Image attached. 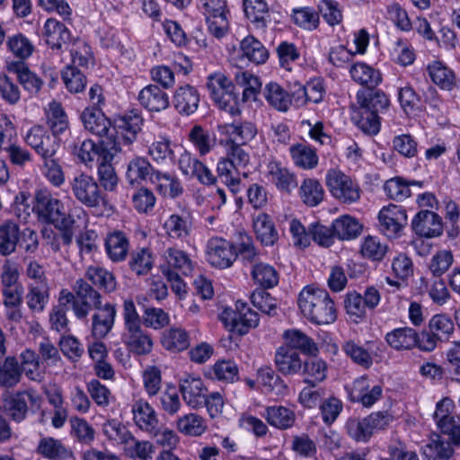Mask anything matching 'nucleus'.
Here are the masks:
<instances>
[{
    "instance_id": "f257e3e1",
    "label": "nucleus",
    "mask_w": 460,
    "mask_h": 460,
    "mask_svg": "<svg viewBox=\"0 0 460 460\" xmlns=\"http://www.w3.org/2000/svg\"><path fill=\"white\" fill-rule=\"evenodd\" d=\"M297 303L301 314L314 324H330L336 320L334 302L324 289L307 286L300 292Z\"/></svg>"
},
{
    "instance_id": "f03ea898",
    "label": "nucleus",
    "mask_w": 460,
    "mask_h": 460,
    "mask_svg": "<svg viewBox=\"0 0 460 460\" xmlns=\"http://www.w3.org/2000/svg\"><path fill=\"white\" fill-rule=\"evenodd\" d=\"M73 289L75 293L90 300V310L96 312L93 315L92 333L95 338H104L112 329L117 315L115 305L107 303L102 305V296L83 279H77Z\"/></svg>"
},
{
    "instance_id": "7ed1b4c3",
    "label": "nucleus",
    "mask_w": 460,
    "mask_h": 460,
    "mask_svg": "<svg viewBox=\"0 0 460 460\" xmlns=\"http://www.w3.org/2000/svg\"><path fill=\"white\" fill-rule=\"evenodd\" d=\"M103 433L111 440L124 446L126 454L134 459L150 460L155 453V446L147 440L137 439L119 421L110 420L103 424Z\"/></svg>"
},
{
    "instance_id": "20e7f679",
    "label": "nucleus",
    "mask_w": 460,
    "mask_h": 460,
    "mask_svg": "<svg viewBox=\"0 0 460 460\" xmlns=\"http://www.w3.org/2000/svg\"><path fill=\"white\" fill-rule=\"evenodd\" d=\"M209 95L218 109L232 116L241 114L240 102L231 79L221 72L210 74L207 79Z\"/></svg>"
},
{
    "instance_id": "39448f33",
    "label": "nucleus",
    "mask_w": 460,
    "mask_h": 460,
    "mask_svg": "<svg viewBox=\"0 0 460 460\" xmlns=\"http://www.w3.org/2000/svg\"><path fill=\"white\" fill-rule=\"evenodd\" d=\"M143 126V118L137 111H130L116 119V126L113 130L116 136L105 143V150L111 156L122 151V145L129 146L136 139Z\"/></svg>"
},
{
    "instance_id": "423d86ee",
    "label": "nucleus",
    "mask_w": 460,
    "mask_h": 460,
    "mask_svg": "<svg viewBox=\"0 0 460 460\" xmlns=\"http://www.w3.org/2000/svg\"><path fill=\"white\" fill-rule=\"evenodd\" d=\"M69 185L75 199L86 208H99L106 203L105 194L92 175L78 173L71 179Z\"/></svg>"
},
{
    "instance_id": "0eeeda50",
    "label": "nucleus",
    "mask_w": 460,
    "mask_h": 460,
    "mask_svg": "<svg viewBox=\"0 0 460 460\" xmlns=\"http://www.w3.org/2000/svg\"><path fill=\"white\" fill-rule=\"evenodd\" d=\"M392 420L387 412L376 411L363 419H349L345 428L351 438L358 442H367L375 431L385 429Z\"/></svg>"
},
{
    "instance_id": "6e6552de",
    "label": "nucleus",
    "mask_w": 460,
    "mask_h": 460,
    "mask_svg": "<svg viewBox=\"0 0 460 460\" xmlns=\"http://www.w3.org/2000/svg\"><path fill=\"white\" fill-rule=\"evenodd\" d=\"M220 319L230 332L238 334H244L250 328L256 327L259 321L257 312L243 301L236 302L235 310L225 308Z\"/></svg>"
},
{
    "instance_id": "1a4fd4ad",
    "label": "nucleus",
    "mask_w": 460,
    "mask_h": 460,
    "mask_svg": "<svg viewBox=\"0 0 460 460\" xmlns=\"http://www.w3.org/2000/svg\"><path fill=\"white\" fill-rule=\"evenodd\" d=\"M326 185L332 195L342 203L350 204L360 198L358 185L340 170L328 171Z\"/></svg>"
},
{
    "instance_id": "9d476101",
    "label": "nucleus",
    "mask_w": 460,
    "mask_h": 460,
    "mask_svg": "<svg viewBox=\"0 0 460 460\" xmlns=\"http://www.w3.org/2000/svg\"><path fill=\"white\" fill-rule=\"evenodd\" d=\"M234 245L221 237L209 239L206 245V257L209 264L218 269H227L237 258Z\"/></svg>"
},
{
    "instance_id": "9b49d317",
    "label": "nucleus",
    "mask_w": 460,
    "mask_h": 460,
    "mask_svg": "<svg viewBox=\"0 0 460 460\" xmlns=\"http://www.w3.org/2000/svg\"><path fill=\"white\" fill-rule=\"evenodd\" d=\"M24 141L42 159L53 157L59 146L56 137L41 125L32 126L25 134Z\"/></svg>"
},
{
    "instance_id": "f8f14e48",
    "label": "nucleus",
    "mask_w": 460,
    "mask_h": 460,
    "mask_svg": "<svg viewBox=\"0 0 460 460\" xmlns=\"http://www.w3.org/2000/svg\"><path fill=\"white\" fill-rule=\"evenodd\" d=\"M34 199V210L42 221L58 224L63 220L65 216L64 206L48 190L36 191Z\"/></svg>"
},
{
    "instance_id": "ddd939ff",
    "label": "nucleus",
    "mask_w": 460,
    "mask_h": 460,
    "mask_svg": "<svg viewBox=\"0 0 460 460\" xmlns=\"http://www.w3.org/2000/svg\"><path fill=\"white\" fill-rule=\"evenodd\" d=\"M160 270L163 275L181 274L189 276L193 270V262L189 254L176 247H168L161 255Z\"/></svg>"
},
{
    "instance_id": "4468645a",
    "label": "nucleus",
    "mask_w": 460,
    "mask_h": 460,
    "mask_svg": "<svg viewBox=\"0 0 460 460\" xmlns=\"http://www.w3.org/2000/svg\"><path fill=\"white\" fill-rule=\"evenodd\" d=\"M378 220L381 232L392 238L395 237L407 224V215L402 208L390 205L381 209Z\"/></svg>"
},
{
    "instance_id": "2eb2a0df",
    "label": "nucleus",
    "mask_w": 460,
    "mask_h": 460,
    "mask_svg": "<svg viewBox=\"0 0 460 460\" xmlns=\"http://www.w3.org/2000/svg\"><path fill=\"white\" fill-rule=\"evenodd\" d=\"M180 391L184 402L192 409L204 405L206 389L199 376L186 374L180 379Z\"/></svg>"
},
{
    "instance_id": "dca6fc26",
    "label": "nucleus",
    "mask_w": 460,
    "mask_h": 460,
    "mask_svg": "<svg viewBox=\"0 0 460 460\" xmlns=\"http://www.w3.org/2000/svg\"><path fill=\"white\" fill-rule=\"evenodd\" d=\"M259 40L252 35L243 38L239 48H233L229 51V61L237 67H245L250 64H259Z\"/></svg>"
},
{
    "instance_id": "f3484780",
    "label": "nucleus",
    "mask_w": 460,
    "mask_h": 460,
    "mask_svg": "<svg viewBox=\"0 0 460 460\" xmlns=\"http://www.w3.org/2000/svg\"><path fill=\"white\" fill-rule=\"evenodd\" d=\"M81 119L86 130L102 138L105 137L102 141L105 149V143L113 138L111 132V122L101 111L93 108H86L81 115Z\"/></svg>"
},
{
    "instance_id": "a211bd4d",
    "label": "nucleus",
    "mask_w": 460,
    "mask_h": 460,
    "mask_svg": "<svg viewBox=\"0 0 460 460\" xmlns=\"http://www.w3.org/2000/svg\"><path fill=\"white\" fill-rule=\"evenodd\" d=\"M122 341L128 349L139 356L148 355L154 348V340L141 326L123 332Z\"/></svg>"
},
{
    "instance_id": "6ab92c4d",
    "label": "nucleus",
    "mask_w": 460,
    "mask_h": 460,
    "mask_svg": "<svg viewBox=\"0 0 460 460\" xmlns=\"http://www.w3.org/2000/svg\"><path fill=\"white\" fill-rule=\"evenodd\" d=\"M411 227L418 235L430 238L442 234L443 224L441 217L435 212L422 210L413 217Z\"/></svg>"
},
{
    "instance_id": "aec40b11",
    "label": "nucleus",
    "mask_w": 460,
    "mask_h": 460,
    "mask_svg": "<svg viewBox=\"0 0 460 460\" xmlns=\"http://www.w3.org/2000/svg\"><path fill=\"white\" fill-rule=\"evenodd\" d=\"M178 165L184 175L196 177L203 184H212L216 181L210 170L188 151L181 154Z\"/></svg>"
},
{
    "instance_id": "412c9836",
    "label": "nucleus",
    "mask_w": 460,
    "mask_h": 460,
    "mask_svg": "<svg viewBox=\"0 0 460 460\" xmlns=\"http://www.w3.org/2000/svg\"><path fill=\"white\" fill-rule=\"evenodd\" d=\"M264 176L279 190L287 193H290L297 187L296 175L276 161L267 164Z\"/></svg>"
},
{
    "instance_id": "4be33fe9",
    "label": "nucleus",
    "mask_w": 460,
    "mask_h": 460,
    "mask_svg": "<svg viewBox=\"0 0 460 460\" xmlns=\"http://www.w3.org/2000/svg\"><path fill=\"white\" fill-rule=\"evenodd\" d=\"M131 411L135 424L142 430L149 433L155 431L158 424L157 416L150 403L143 398L134 400Z\"/></svg>"
},
{
    "instance_id": "5701e85b",
    "label": "nucleus",
    "mask_w": 460,
    "mask_h": 460,
    "mask_svg": "<svg viewBox=\"0 0 460 460\" xmlns=\"http://www.w3.org/2000/svg\"><path fill=\"white\" fill-rule=\"evenodd\" d=\"M42 36L46 43L52 49L60 50L71 42L70 31L65 24L56 19H48L43 26Z\"/></svg>"
},
{
    "instance_id": "b1692460",
    "label": "nucleus",
    "mask_w": 460,
    "mask_h": 460,
    "mask_svg": "<svg viewBox=\"0 0 460 460\" xmlns=\"http://www.w3.org/2000/svg\"><path fill=\"white\" fill-rule=\"evenodd\" d=\"M138 101L143 107L155 112L167 109L170 103L168 94L155 84L144 87L138 94Z\"/></svg>"
},
{
    "instance_id": "393cba45",
    "label": "nucleus",
    "mask_w": 460,
    "mask_h": 460,
    "mask_svg": "<svg viewBox=\"0 0 460 460\" xmlns=\"http://www.w3.org/2000/svg\"><path fill=\"white\" fill-rule=\"evenodd\" d=\"M199 103V93L195 87L186 84L176 89L173 95V104L181 114L190 115L194 113L198 110Z\"/></svg>"
},
{
    "instance_id": "a878e982",
    "label": "nucleus",
    "mask_w": 460,
    "mask_h": 460,
    "mask_svg": "<svg viewBox=\"0 0 460 460\" xmlns=\"http://www.w3.org/2000/svg\"><path fill=\"white\" fill-rule=\"evenodd\" d=\"M385 341L395 350H410L418 343V332L411 327L396 328L386 333Z\"/></svg>"
},
{
    "instance_id": "bb28decb",
    "label": "nucleus",
    "mask_w": 460,
    "mask_h": 460,
    "mask_svg": "<svg viewBox=\"0 0 460 460\" xmlns=\"http://www.w3.org/2000/svg\"><path fill=\"white\" fill-rule=\"evenodd\" d=\"M151 182L155 185L157 191L165 198H177L183 191L181 183L177 177L158 170L152 173Z\"/></svg>"
},
{
    "instance_id": "cd10ccee",
    "label": "nucleus",
    "mask_w": 460,
    "mask_h": 460,
    "mask_svg": "<svg viewBox=\"0 0 460 460\" xmlns=\"http://www.w3.org/2000/svg\"><path fill=\"white\" fill-rule=\"evenodd\" d=\"M156 171L146 158L136 156L127 165L126 179L130 185L140 184L147 179L151 181L152 173Z\"/></svg>"
},
{
    "instance_id": "c85d7f7f",
    "label": "nucleus",
    "mask_w": 460,
    "mask_h": 460,
    "mask_svg": "<svg viewBox=\"0 0 460 460\" xmlns=\"http://www.w3.org/2000/svg\"><path fill=\"white\" fill-rule=\"evenodd\" d=\"M23 287L15 289H2L3 305L5 308V316L13 322H20L22 318Z\"/></svg>"
},
{
    "instance_id": "c756f323",
    "label": "nucleus",
    "mask_w": 460,
    "mask_h": 460,
    "mask_svg": "<svg viewBox=\"0 0 460 460\" xmlns=\"http://www.w3.org/2000/svg\"><path fill=\"white\" fill-rule=\"evenodd\" d=\"M105 248L109 258L112 261H121L128 255L129 242L122 232L114 231L107 235Z\"/></svg>"
},
{
    "instance_id": "7c9ffc66",
    "label": "nucleus",
    "mask_w": 460,
    "mask_h": 460,
    "mask_svg": "<svg viewBox=\"0 0 460 460\" xmlns=\"http://www.w3.org/2000/svg\"><path fill=\"white\" fill-rule=\"evenodd\" d=\"M287 347L291 349H299L305 354H315L317 345L312 338L297 329L288 330L283 333Z\"/></svg>"
},
{
    "instance_id": "2f4dec72",
    "label": "nucleus",
    "mask_w": 460,
    "mask_h": 460,
    "mask_svg": "<svg viewBox=\"0 0 460 460\" xmlns=\"http://www.w3.org/2000/svg\"><path fill=\"white\" fill-rule=\"evenodd\" d=\"M21 372L31 381L40 382L43 379L44 373L40 367V358L34 350L25 349L20 355Z\"/></svg>"
},
{
    "instance_id": "473e14b6",
    "label": "nucleus",
    "mask_w": 460,
    "mask_h": 460,
    "mask_svg": "<svg viewBox=\"0 0 460 460\" xmlns=\"http://www.w3.org/2000/svg\"><path fill=\"white\" fill-rule=\"evenodd\" d=\"M8 70L13 72L17 75V80L22 87L32 93H38L42 84V80L22 63L12 62L8 65Z\"/></svg>"
},
{
    "instance_id": "72a5a7b5",
    "label": "nucleus",
    "mask_w": 460,
    "mask_h": 460,
    "mask_svg": "<svg viewBox=\"0 0 460 460\" xmlns=\"http://www.w3.org/2000/svg\"><path fill=\"white\" fill-rule=\"evenodd\" d=\"M176 429L185 436L199 437L207 430V423L203 417L196 413H188L176 420Z\"/></svg>"
},
{
    "instance_id": "f704fd0d",
    "label": "nucleus",
    "mask_w": 460,
    "mask_h": 460,
    "mask_svg": "<svg viewBox=\"0 0 460 460\" xmlns=\"http://www.w3.org/2000/svg\"><path fill=\"white\" fill-rule=\"evenodd\" d=\"M161 343L169 351L180 352L189 347V334L184 329L172 327L163 333Z\"/></svg>"
},
{
    "instance_id": "c9c22d12",
    "label": "nucleus",
    "mask_w": 460,
    "mask_h": 460,
    "mask_svg": "<svg viewBox=\"0 0 460 460\" xmlns=\"http://www.w3.org/2000/svg\"><path fill=\"white\" fill-rule=\"evenodd\" d=\"M65 49L70 53L72 63L70 66L88 67L90 64L93 63L91 48L82 40H72Z\"/></svg>"
},
{
    "instance_id": "e433bc0d",
    "label": "nucleus",
    "mask_w": 460,
    "mask_h": 460,
    "mask_svg": "<svg viewBox=\"0 0 460 460\" xmlns=\"http://www.w3.org/2000/svg\"><path fill=\"white\" fill-rule=\"evenodd\" d=\"M20 239L19 226L13 221H5L0 225V253H13Z\"/></svg>"
},
{
    "instance_id": "4c0bfd02",
    "label": "nucleus",
    "mask_w": 460,
    "mask_h": 460,
    "mask_svg": "<svg viewBox=\"0 0 460 460\" xmlns=\"http://www.w3.org/2000/svg\"><path fill=\"white\" fill-rule=\"evenodd\" d=\"M275 362L279 371L286 375L297 373L302 367V361L298 353L285 347L278 349Z\"/></svg>"
},
{
    "instance_id": "58836bf2",
    "label": "nucleus",
    "mask_w": 460,
    "mask_h": 460,
    "mask_svg": "<svg viewBox=\"0 0 460 460\" xmlns=\"http://www.w3.org/2000/svg\"><path fill=\"white\" fill-rule=\"evenodd\" d=\"M264 97L271 107L279 111H287L291 104L290 95L277 83L266 84Z\"/></svg>"
},
{
    "instance_id": "ea45409f",
    "label": "nucleus",
    "mask_w": 460,
    "mask_h": 460,
    "mask_svg": "<svg viewBox=\"0 0 460 460\" xmlns=\"http://www.w3.org/2000/svg\"><path fill=\"white\" fill-rule=\"evenodd\" d=\"M58 305H63L64 308L68 304H72V309L75 315L79 319L85 318L90 312V300L84 298L75 293V296L67 289H62L59 293Z\"/></svg>"
},
{
    "instance_id": "a19ab883",
    "label": "nucleus",
    "mask_w": 460,
    "mask_h": 460,
    "mask_svg": "<svg viewBox=\"0 0 460 460\" xmlns=\"http://www.w3.org/2000/svg\"><path fill=\"white\" fill-rule=\"evenodd\" d=\"M164 227L172 238L184 239L190 234L191 222L187 216L172 214L165 220Z\"/></svg>"
},
{
    "instance_id": "79ce46f5",
    "label": "nucleus",
    "mask_w": 460,
    "mask_h": 460,
    "mask_svg": "<svg viewBox=\"0 0 460 460\" xmlns=\"http://www.w3.org/2000/svg\"><path fill=\"white\" fill-rule=\"evenodd\" d=\"M21 368L18 360L13 357H7L0 362V385L13 387L21 380Z\"/></svg>"
},
{
    "instance_id": "37998d69",
    "label": "nucleus",
    "mask_w": 460,
    "mask_h": 460,
    "mask_svg": "<svg viewBox=\"0 0 460 460\" xmlns=\"http://www.w3.org/2000/svg\"><path fill=\"white\" fill-rule=\"evenodd\" d=\"M349 73L355 82L366 85L368 88L376 86L381 81L379 72L365 63L354 64Z\"/></svg>"
},
{
    "instance_id": "c03bdc74",
    "label": "nucleus",
    "mask_w": 460,
    "mask_h": 460,
    "mask_svg": "<svg viewBox=\"0 0 460 460\" xmlns=\"http://www.w3.org/2000/svg\"><path fill=\"white\" fill-rule=\"evenodd\" d=\"M86 278L94 285L111 293L117 288L114 275L104 268L91 266L86 270Z\"/></svg>"
},
{
    "instance_id": "a18cd8bd",
    "label": "nucleus",
    "mask_w": 460,
    "mask_h": 460,
    "mask_svg": "<svg viewBox=\"0 0 460 460\" xmlns=\"http://www.w3.org/2000/svg\"><path fill=\"white\" fill-rule=\"evenodd\" d=\"M289 151L296 166L303 169H313L318 164V156L315 151L306 145H293L290 146Z\"/></svg>"
},
{
    "instance_id": "49530a36",
    "label": "nucleus",
    "mask_w": 460,
    "mask_h": 460,
    "mask_svg": "<svg viewBox=\"0 0 460 460\" xmlns=\"http://www.w3.org/2000/svg\"><path fill=\"white\" fill-rule=\"evenodd\" d=\"M47 122L54 135H59L68 128L67 116L61 104L51 102L47 111Z\"/></svg>"
},
{
    "instance_id": "de8ad7c7",
    "label": "nucleus",
    "mask_w": 460,
    "mask_h": 460,
    "mask_svg": "<svg viewBox=\"0 0 460 460\" xmlns=\"http://www.w3.org/2000/svg\"><path fill=\"white\" fill-rule=\"evenodd\" d=\"M267 421L279 429H288L291 427L296 420L293 411L284 406H271L266 410Z\"/></svg>"
},
{
    "instance_id": "09e8293b",
    "label": "nucleus",
    "mask_w": 460,
    "mask_h": 460,
    "mask_svg": "<svg viewBox=\"0 0 460 460\" xmlns=\"http://www.w3.org/2000/svg\"><path fill=\"white\" fill-rule=\"evenodd\" d=\"M6 47L15 58L22 60L30 58L34 51L32 42L22 33L9 36L6 40Z\"/></svg>"
},
{
    "instance_id": "8fccbe9b",
    "label": "nucleus",
    "mask_w": 460,
    "mask_h": 460,
    "mask_svg": "<svg viewBox=\"0 0 460 460\" xmlns=\"http://www.w3.org/2000/svg\"><path fill=\"white\" fill-rule=\"evenodd\" d=\"M332 228L337 238L349 240L359 234L361 226L354 217L343 216L332 223Z\"/></svg>"
},
{
    "instance_id": "3c124183",
    "label": "nucleus",
    "mask_w": 460,
    "mask_h": 460,
    "mask_svg": "<svg viewBox=\"0 0 460 460\" xmlns=\"http://www.w3.org/2000/svg\"><path fill=\"white\" fill-rule=\"evenodd\" d=\"M359 107L365 110H370L377 114L385 110L389 105V100L386 95L379 91L370 90L366 93L358 94Z\"/></svg>"
},
{
    "instance_id": "603ef678",
    "label": "nucleus",
    "mask_w": 460,
    "mask_h": 460,
    "mask_svg": "<svg viewBox=\"0 0 460 460\" xmlns=\"http://www.w3.org/2000/svg\"><path fill=\"white\" fill-rule=\"evenodd\" d=\"M28 307L34 312H42L49 301V285L29 286L26 295Z\"/></svg>"
},
{
    "instance_id": "864d4df0",
    "label": "nucleus",
    "mask_w": 460,
    "mask_h": 460,
    "mask_svg": "<svg viewBox=\"0 0 460 460\" xmlns=\"http://www.w3.org/2000/svg\"><path fill=\"white\" fill-rule=\"evenodd\" d=\"M323 189L314 179H305L300 187V196L305 204L314 207L323 199Z\"/></svg>"
},
{
    "instance_id": "5fc2aeb1",
    "label": "nucleus",
    "mask_w": 460,
    "mask_h": 460,
    "mask_svg": "<svg viewBox=\"0 0 460 460\" xmlns=\"http://www.w3.org/2000/svg\"><path fill=\"white\" fill-rule=\"evenodd\" d=\"M410 185L421 187L422 182L411 181L408 183L402 178L397 177L388 180L385 183L384 189L389 198L401 201L411 196Z\"/></svg>"
},
{
    "instance_id": "6e6d98bb",
    "label": "nucleus",
    "mask_w": 460,
    "mask_h": 460,
    "mask_svg": "<svg viewBox=\"0 0 460 460\" xmlns=\"http://www.w3.org/2000/svg\"><path fill=\"white\" fill-rule=\"evenodd\" d=\"M342 350L354 363L364 368H369L373 364L370 353L352 340L343 343Z\"/></svg>"
},
{
    "instance_id": "4d7b16f0",
    "label": "nucleus",
    "mask_w": 460,
    "mask_h": 460,
    "mask_svg": "<svg viewBox=\"0 0 460 460\" xmlns=\"http://www.w3.org/2000/svg\"><path fill=\"white\" fill-rule=\"evenodd\" d=\"M429 76L434 84L442 89L451 90L455 84L454 73L444 66L441 63L436 62L428 67Z\"/></svg>"
},
{
    "instance_id": "13d9d810",
    "label": "nucleus",
    "mask_w": 460,
    "mask_h": 460,
    "mask_svg": "<svg viewBox=\"0 0 460 460\" xmlns=\"http://www.w3.org/2000/svg\"><path fill=\"white\" fill-rule=\"evenodd\" d=\"M238 84L243 87L242 101L256 102L258 97L259 78L245 71L235 75Z\"/></svg>"
},
{
    "instance_id": "bf43d9fd",
    "label": "nucleus",
    "mask_w": 460,
    "mask_h": 460,
    "mask_svg": "<svg viewBox=\"0 0 460 460\" xmlns=\"http://www.w3.org/2000/svg\"><path fill=\"white\" fill-rule=\"evenodd\" d=\"M261 379L264 391L267 393H273L279 396L284 395L288 390V386L270 367L261 368Z\"/></svg>"
},
{
    "instance_id": "052dcab7",
    "label": "nucleus",
    "mask_w": 460,
    "mask_h": 460,
    "mask_svg": "<svg viewBox=\"0 0 460 460\" xmlns=\"http://www.w3.org/2000/svg\"><path fill=\"white\" fill-rule=\"evenodd\" d=\"M388 247L377 237L367 236L361 244V254L363 257L372 261H381L386 254Z\"/></svg>"
},
{
    "instance_id": "680f3d73",
    "label": "nucleus",
    "mask_w": 460,
    "mask_h": 460,
    "mask_svg": "<svg viewBox=\"0 0 460 460\" xmlns=\"http://www.w3.org/2000/svg\"><path fill=\"white\" fill-rule=\"evenodd\" d=\"M239 168L235 165L228 156L221 158L217 164V172L225 183L231 189L233 192L238 190L239 179L234 175Z\"/></svg>"
},
{
    "instance_id": "e2e57ef3",
    "label": "nucleus",
    "mask_w": 460,
    "mask_h": 460,
    "mask_svg": "<svg viewBox=\"0 0 460 460\" xmlns=\"http://www.w3.org/2000/svg\"><path fill=\"white\" fill-rule=\"evenodd\" d=\"M62 80L71 93H80L86 85V78L84 74L74 66H66L62 71Z\"/></svg>"
},
{
    "instance_id": "0e129e2a",
    "label": "nucleus",
    "mask_w": 460,
    "mask_h": 460,
    "mask_svg": "<svg viewBox=\"0 0 460 460\" xmlns=\"http://www.w3.org/2000/svg\"><path fill=\"white\" fill-rule=\"evenodd\" d=\"M423 452L429 458L448 459L453 456L454 449L450 442L442 440L440 437L437 435L435 438H432L424 447Z\"/></svg>"
},
{
    "instance_id": "69168bd1",
    "label": "nucleus",
    "mask_w": 460,
    "mask_h": 460,
    "mask_svg": "<svg viewBox=\"0 0 460 460\" xmlns=\"http://www.w3.org/2000/svg\"><path fill=\"white\" fill-rule=\"evenodd\" d=\"M292 20L296 25L307 31H313L319 25L318 13L309 7L294 9Z\"/></svg>"
},
{
    "instance_id": "338daca9",
    "label": "nucleus",
    "mask_w": 460,
    "mask_h": 460,
    "mask_svg": "<svg viewBox=\"0 0 460 460\" xmlns=\"http://www.w3.org/2000/svg\"><path fill=\"white\" fill-rule=\"evenodd\" d=\"M132 203L138 213L148 214L154 209L156 198L152 190L142 187L133 194Z\"/></svg>"
},
{
    "instance_id": "774afa93",
    "label": "nucleus",
    "mask_w": 460,
    "mask_h": 460,
    "mask_svg": "<svg viewBox=\"0 0 460 460\" xmlns=\"http://www.w3.org/2000/svg\"><path fill=\"white\" fill-rule=\"evenodd\" d=\"M153 255L148 249L143 248L131 254L130 269L137 275L147 274L153 267Z\"/></svg>"
}]
</instances>
